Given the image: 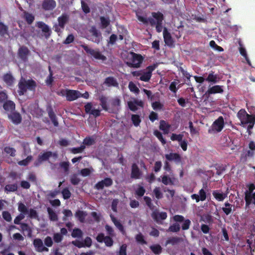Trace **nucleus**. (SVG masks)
I'll list each match as a JSON object with an SVG mask.
<instances>
[{"instance_id":"obj_34","label":"nucleus","mask_w":255,"mask_h":255,"mask_svg":"<svg viewBox=\"0 0 255 255\" xmlns=\"http://www.w3.org/2000/svg\"><path fill=\"white\" fill-rule=\"evenodd\" d=\"M75 215L81 223H84L85 222L87 214L85 212L83 211L78 210L76 211Z\"/></svg>"},{"instance_id":"obj_22","label":"nucleus","mask_w":255,"mask_h":255,"mask_svg":"<svg viewBox=\"0 0 255 255\" xmlns=\"http://www.w3.org/2000/svg\"><path fill=\"white\" fill-rule=\"evenodd\" d=\"M165 157L168 161H174L176 163H179L181 161V156L177 153H170L165 155Z\"/></svg>"},{"instance_id":"obj_10","label":"nucleus","mask_w":255,"mask_h":255,"mask_svg":"<svg viewBox=\"0 0 255 255\" xmlns=\"http://www.w3.org/2000/svg\"><path fill=\"white\" fill-rule=\"evenodd\" d=\"M224 127V120L222 116H220L213 123L212 128V130L217 132H220Z\"/></svg>"},{"instance_id":"obj_27","label":"nucleus","mask_w":255,"mask_h":255,"mask_svg":"<svg viewBox=\"0 0 255 255\" xmlns=\"http://www.w3.org/2000/svg\"><path fill=\"white\" fill-rule=\"evenodd\" d=\"M212 194L214 198L218 201H222L227 197V194L223 193L220 190L213 191Z\"/></svg>"},{"instance_id":"obj_14","label":"nucleus","mask_w":255,"mask_h":255,"mask_svg":"<svg viewBox=\"0 0 255 255\" xmlns=\"http://www.w3.org/2000/svg\"><path fill=\"white\" fill-rule=\"evenodd\" d=\"M66 97L68 101H73L80 97V92L73 90H66Z\"/></svg>"},{"instance_id":"obj_56","label":"nucleus","mask_w":255,"mask_h":255,"mask_svg":"<svg viewBox=\"0 0 255 255\" xmlns=\"http://www.w3.org/2000/svg\"><path fill=\"white\" fill-rule=\"evenodd\" d=\"M183 137V134H177L176 133H172L171 135L170 139L172 141H178L180 142L182 140Z\"/></svg>"},{"instance_id":"obj_50","label":"nucleus","mask_w":255,"mask_h":255,"mask_svg":"<svg viewBox=\"0 0 255 255\" xmlns=\"http://www.w3.org/2000/svg\"><path fill=\"white\" fill-rule=\"evenodd\" d=\"M4 190L8 192H15L17 190V185L16 183L7 184L5 186Z\"/></svg>"},{"instance_id":"obj_26","label":"nucleus","mask_w":255,"mask_h":255,"mask_svg":"<svg viewBox=\"0 0 255 255\" xmlns=\"http://www.w3.org/2000/svg\"><path fill=\"white\" fill-rule=\"evenodd\" d=\"M110 218L115 226L122 233V234H124L125 231L124 227L121 223L119 220H118L112 214H110Z\"/></svg>"},{"instance_id":"obj_55","label":"nucleus","mask_w":255,"mask_h":255,"mask_svg":"<svg viewBox=\"0 0 255 255\" xmlns=\"http://www.w3.org/2000/svg\"><path fill=\"white\" fill-rule=\"evenodd\" d=\"M32 156L29 155L25 159L18 161V165L21 166H26L29 164V163L32 160Z\"/></svg>"},{"instance_id":"obj_54","label":"nucleus","mask_w":255,"mask_h":255,"mask_svg":"<svg viewBox=\"0 0 255 255\" xmlns=\"http://www.w3.org/2000/svg\"><path fill=\"white\" fill-rule=\"evenodd\" d=\"M4 151L11 156H14L15 155L16 150L13 147L6 146L4 148Z\"/></svg>"},{"instance_id":"obj_3","label":"nucleus","mask_w":255,"mask_h":255,"mask_svg":"<svg viewBox=\"0 0 255 255\" xmlns=\"http://www.w3.org/2000/svg\"><path fill=\"white\" fill-rule=\"evenodd\" d=\"M18 93L20 96L23 95L27 90L34 91L36 83L33 80H25L22 78L18 83Z\"/></svg>"},{"instance_id":"obj_59","label":"nucleus","mask_w":255,"mask_h":255,"mask_svg":"<svg viewBox=\"0 0 255 255\" xmlns=\"http://www.w3.org/2000/svg\"><path fill=\"white\" fill-rule=\"evenodd\" d=\"M2 218L6 222H10L12 220L11 216L10 213L7 211H3L2 213Z\"/></svg>"},{"instance_id":"obj_18","label":"nucleus","mask_w":255,"mask_h":255,"mask_svg":"<svg viewBox=\"0 0 255 255\" xmlns=\"http://www.w3.org/2000/svg\"><path fill=\"white\" fill-rule=\"evenodd\" d=\"M167 217V213L164 212L159 213L157 211H154L151 213V217L152 219L158 223L160 220H164L166 219Z\"/></svg>"},{"instance_id":"obj_15","label":"nucleus","mask_w":255,"mask_h":255,"mask_svg":"<svg viewBox=\"0 0 255 255\" xmlns=\"http://www.w3.org/2000/svg\"><path fill=\"white\" fill-rule=\"evenodd\" d=\"M86 113L92 115L95 118L99 117L101 115V110L99 109H92V104L91 103H87L85 106Z\"/></svg>"},{"instance_id":"obj_23","label":"nucleus","mask_w":255,"mask_h":255,"mask_svg":"<svg viewBox=\"0 0 255 255\" xmlns=\"http://www.w3.org/2000/svg\"><path fill=\"white\" fill-rule=\"evenodd\" d=\"M47 111L48 116L54 126L56 127H58L59 125L58 122L52 108L51 106L48 107L47 109Z\"/></svg>"},{"instance_id":"obj_46","label":"nucleus","mask_w":255,"mask_h":255,"mask_svg":"<svg viewBox=\"0 0 255 255\" xmlns=\"http://www.w3.org/2000/svg\"><path fill=\"white\" fill-rule=\"evenodd\" d=\"M135 239L137 243L141 245H146L147 244V242L144 239L143 235L140 233L135 236Z\"/></svg>"},{"instance_id":"obj_45","label":"nucleus","mask_w":255,"mask_h":255,"mask_svg":"<svg viewBox=\"0 0 255 255\" xmlns=\"http://www.w3.org/2000/svg\"><path fill=\"white\" fill-rule=\"evenodd\" d=\"M18 210L20 214L23 215L27 214L28 212V210L26 206L22 202L18 203Z\"/></svg>"},{"instance_id":"obj_39","label":"nucleus","mask_w":255,"mask_h":255,"mask_svg":"<svg viewBox=\"0 0 255 255\" xmlns=\"http://www.w3.org/2000/svg\"><path fill=\"white\" fill-rule=\"evenodd\" d=\"M131 120L135 127H138L139 126L141 121L140 116L137 114L132 115L131 117Z\"/></svg>"},{"instance_id":"obj_62","label":"nucleus","mask_w":255,"mask_h":255,"mask_svg":"<svg viewBox=\"0 0 255 255\" xmlns=\"http://www.w3.org/2000/svg\"><path fill=\"white\" fill-rule=\"evenodd\" d=\"M20 225L21 229L23 232L27 231L29 234L31 233V230L27 224L22 223Z\"/></svg>"},{"instance_id":"obj_7","label":"nucleus","mask_w":255,"mask_h":255,"mask_svg":"<svg viewBox=\"0 0 255 255\" xmlns=\"http://www.w3.org/2000/svg\"><path fill=\"white\" fill-rule=\"evenodd\" d=\"M156 65H149L147 66L144 71H142L141 76L139 79L142 81L148 82L152 76V72L156 68Z\"/></svg>"},{"instance_id":"obj_11","label":"nucleus","mask_w":255,"mask_h":255,"mask_svg":"<svg viewBox=\"0 0 255 255\" xmlns=\"http://www.w3.org/2000/svg\"><path fill=\"white\" fill-rule=\"evenodd\" d=\"M29 54V50L25 46H21L18 50L17 55L19 59L23 62H26L28 60L27 56Z\"/></svg>"},{"instance_id":"obj_13","label":"nucleus","mask_w":255,"mask_h":255,"mask_svg":"<svg viewBox=\"0 0 255 255\" xmlns=\"http://www.w3.org/2000/svg\"><path fill=\"white\" fill-rule=\"evenodd\" d=\"M41 6L44 10L51 11L56 7V2L54 0H44Z\"/></svg>"},{"instance_id":"obj_33","label":"nucleus","mask_w":255,"mask_h":255,"mask_svg":"<svg viewBox=\"0 0 255 255\" xmlns=\"http://www.w3.org/2000/svg\"><path fill=\"white\" fill-rule=\"evenodd\" d=\"M99 101L100 102V105L102 107L103 109L106 111H107L109 109L107 102L108 98L105 96H101L99 97Z\"/></svg>"},{"instance_id":"obj_20","label":"nucleus","mask_w":255,"mask_h":255,"mask_svg":"<svg viewBox=\"0 0 255 255\" xmlns=\"http://www.w3.org/2000/svg\"><path fill=\"white\" fill-rule=\"evenodd\" d=\"M33 245L37 248L38 252H48L49 249L43 246V242L40 239H36L33 241Z\"/></svg>"},{"instance_id":"obj_63","label":"nucleus","mask_w":255,"mask_h":255,"mask_svg":"<svg viewBox=\"0 0 255 255\" xmlns=\"http://www.w3.org/2000/svg\"><path fill=\"white\" fill-rule=\"evenodd\" d=\"M83 245L84 248L87 247L90 248L92 244V241L90 237H87L84 240Z\"/></svg>"},{"instance_id":"obj_42","label":"nucleus","mask_w":255,"mask_h":255,"mask_svg":"<svg viewBox=\"0 0 255 255\" xmlns=\"http://www.w3.org/2000/svg\"><path fill=\"white\" fill-rule=\"evenodd\" d=\"M83 233L82 230L79 228H75L73 230L71 236L73 238H81L83 237Z\"/></svg>"},{"instance_id":"obj_32","label":"nucleus","mask_w":255,"mask_h":255,"mask_svg":"<svg viewBox=\"0 0 255 255\" xmlns=\"http://www.w3.org/2000/svg\"><path fill=\"white\" fill-rule=\"evenodd\" d=\"M171 126L167 123L164 120H161L160 122L159 128L163 130L165 133H167Z\"/></svg>"},{"instance_id":"obj_21","label":"nucleus","mask_w":255,"mask_h":255,"mask_svg":"<svg viewBox=\"0 0 255 255\" xmlns=\"http://www.w3.org/2000/svg\"><path fill=\"white\" fill-rule=\"evenodd\" d=\"M69 20V15L66 13H63L61 16L58 17L57 21L58 22V26H60V27L62 29H64L65 25L68 22Z\"/></svg>"},{"instance_id":"obj_38","label":"nucleus","mask_w":255,"mask_h":255,"mask_svg":"<svg viewBox=\"0 0 255 255\" xmlns=\"http://www.w3.org/2000/svg\"><path fill=\"white\" fill-rule=\"evenodd\" d=\"M151 15L156 19V22H161L164 19L163 14L160 12H153L151 13Z\"/></svg>"},{"instance_id":"obj_5","label":"nucleus","mask_w":255,"mask_h":255,"mask_svg":"<svg viewBox=\"0 0 255 255\" xmlns=\"http://www.w3.org/2000/svg\"><path fill=\"white\" fill-rule=\"evenodd\" d=\"M81 47L84 49L88 55L93 56L96 59L102 61H105L107 59L106 57L103 55L99 50L92 49L86 44H82Z\"/></svg>"},{"instance_id":"obj_19","label":"nucleus","mask_w":255,"mask_h":255,"mask_svg":"<svg viewBox=\"0 0 255 255\" xmlns=\"http://www.w3.org/2000/svg\"><path fill=\"white\" fill-rule=\"evenodd\" d=\"M8 118L13 124L15 125H18L21 123L22 121V117L21 115L16 112H13L8 115Z\"/></svg>"},{"instance_id":"obj_64","label":"nucleus","mask_w":255,"mask_h":255,"mask_svg":"<svg viewBox=\"0 0 255 255\" xmlns=\"http://www.w3.org/2000/svg\"><path fill=\"white\" fill-rule=\"evenodd\" d=\"M153 193L155 196V197L160 199L163 197L162 193L161 192L159 187H155L153 190Z\"/></svg>"},{"instance_id":"obj_40","label":"nucleus","mask_w":255,"mask_h":255,"mask_svg":"<svg viewBox=\"0 0 255 255\" xmlns=\"http://www.w3.org/2000/svg\"><path fill=\"white\" fill-rule=\"evenodd\" d=\"M8 27L4 24L2 22L0 21V35L4 36L8 34Z\"/></svg>"},{"instance_id":"obj_30","label":"nucleus","mask_w":255,"mask_h":255,"mask_svg":"<svg viewBox=\"0 0 255 255\" xmlns=\"http://www.w3.org/2000/svg\"><path fill=\"white\" fill-rule=\"evenodd\" d=\"M182 241V238L178 237H173L168 238L165 243L166 245H172V246L175 245Z\"/></svg>"},{"instance_id":"obj_2","label":"nucleus","mask_w":255,"mask_h":255,"mask_svg":"<svg viewBox=\"0 0 255 255\" xmlns=\"http://www.w3.org/2000/svg\"><path fill=\"white\" fill-rule=\"evenodd\" d=\"M237 115L242 125L249 124L247 130L249 134H251V130L253 128L255 123V115H249L245 110L241 109L239 111Z\"/></svg>"},{"instance_id":"obj_48","label":"nucleus","mask_w":255,"mask_h":255,"mask_svg":"<svg viewBox=\"0 0 255 255\" xmlns=\"http://www.w3.org/2000/svg\"><path fill=\"white\" fill-rule=\"evenodd\" d=\"M239 50L240 54L245 58L248 65L252 66L251 61L248 57L246 49L244 47H240Z\"/></svg>"},{"instance_id":"obj_49","label":"nucleus","mask_w":255,"mask_h":255,"mask_svg":"<svg viewBox=\"0 0 255 255\" xmlns=\"http://www.w3.org/2000/svg\"><path fill=\"white\" fill-rule=\"evenodd\" d=\"M178 83L179 80H176L172 82L169 85V89L173 93H176L178 89H179V87H178L177 88H176V86L178 84Z\"/></svg>"},{"instance_id":"obj_60","label":"nucleus","mask_w":255,"mask_h":255,"mask_svg":"<svg viewBox=\"0 0 255 255\" xmlns=\"http://www.w3.org/2000/svg\"><path fill=\"white\" fill-rule=\"evenodd\" d=\"M217 76L216 75L214 74V72L212 71V72L210 73L208 75V77L206 79V81L208 82H212L213 83H216L217 80Z\"/></svg>"},{"instance_id":"obj_41","label":"nucleus","mask_w":255,"mask_h":255,"mask_svg":"<svg viewBox=\"0 0 255 255\" xmlns=\"http://www.w3.org/2000/svg\"><path fill=\"white\" fill-rule=\"evenodd\" d=\"M24 18L28 24H31L34 20V16L26 11L24 12Z\"/></svg>"},{"instance_id":"obj_36","label":"nucleus","mask_w":255,"mask_h":255,"mask_svg":"<svg viewBox=\"0 0 255 255\" xmlns=\"http://www.w3.org/2000/svg\"><path fill=\"white\" fill-rule=\"evenodd\" d=\"M96 138L93 136H87L86 137L83 141V145L90 146L92 145L95 143Z\"/></svg>"},{"instance_id":"obj_1","label":"nucleus","mask_w":255,"mask_h":255,"mask_svg":"<svg viewBox=\"0 0 255 255\" xmlns=\"http://www.w3.org/2000/svg\"><path fill=\"white\" fill-rule=\"evenodd\" d=\"M173 220L175 223L170 225L169 228L167 230L168 232L177 233L180 230V226L178 223H182L181 225V229L182 230H187L190 228L191 224V221L188 219H185L182 215H175L173 217Z\"/></svg>"},{"instance_id":"obj_4","label":"nucleus","mask_w":255,"mask_h":255,"mask_svg":"<svg viewBox=\"0 0 255 255\" xmlns=\"http://www.w3.org/2000/svg\"><path fill=\"white\" fill-rule=\"evenodd\" d=\"M86 38L94 43L99 44L103 39L102 33L95 25L92 26L87 31Z\"/></svg>"},{"instance_id":"obj_58","label":"nucleus","mask_w":255,"mask_h":255,"mask_svg":"<svg viewBox=\"0 0 255 255\" xmlns=\"http://www.w3.org/2000/svg\"><path fill=\"white\" fill-rule=\"evenodd\" d=\"M61 193L64 199H68L70 198L71 195V193L68 188H64L62 190Z\"/></svg>"},{"instance_id":"obj_37","label":"nucleus","mask_w":255,"mask_h":255,"mask_svg":"<svg viewBox=\"0 0 255 255\" xmlns=\"http://www.w3.org/2000/svg\"><path fill=\"white\" fill-rule=\"evenodd\" d=\"M225 207H222V209L226 215H229L232 212V208L233 205L228 202H225Z\"/></svg>"},{"instance_id":"obj_47","label":"nucleus","mask_w":255,"mask_h":255,"mask_svg":"<svg viewBox=\"0 0 255 255\" xmlns=\"http://www.w3.org/2000/svg\"><path fill=\"white\" fill-rule=\"evenodd\" d=\"M100 20L101 23V27L103 29L107 27L110 24V21L108 18H106L104 16H101L100 17Z\"/></svg>"},{"instance_id":"obj_44","label":"nucleus","mask_w":255,"mask_h":255,"mask_svg":"<svg viewBox=\"0 0 255 255\" xmlns=\"http://www.w3.org/2000/svg\"><path fill=\"white\" fill-rule=\"evenodd\" d=\"M52 156V152L50 151L44 152L43 153H41L38 155V157L40 158L42 161H46L49 159V158Z\"/></svg>"},{"instance_id":"obj_51","label":"nucleus","mask_w":255,"mask_h":255,"mask_svg":"<svg viewBox=\"0 0 255 255\" xmlns=\"http://www.w3.org/2000/svg\"><path fill=\"white\" fill-rule=\"evenodd\" d=\"M161 182L165 185H173L174 184L172 180L167 175H163L162 177Z\"/></svg>"},{"instance_id":"obj_35","label":"nucleus","mask_w":255,"mask_h":255,"mask_svg":"<svg viewBox=\"0 0 255 255\" xmlns=\"http://www.w3.org/2000/svg\"><path fill=\"white\" fill-rule=\"evenodd\" d=\"M254 200V203L255 204V192L254 193H249L246 194L245 196V200L246 206H249L253 200Z\"/></svg>"},{"instance_id":"obj_57","label":"nucleus","mask_w":255,"mask_h":255,"mask_svg":"<svg viewBox=\"0 0 255 255\" xmlns=\"http://www.w3.org/2000/svg\"><path fill=\"white\" fill-rule=\"evenodd\" d=\"M49 75L46 80V83L47 85H51L53 81V73L50 66H49Z\"/></svg>"},{"instance_id":"obj_17","label":"nucleus","mask_w":255,"mask_h":255,"mask_svg":"<svg viewBox=\"0 0 255 255\" xmlns=\"http://www.w3.org/2000/svg\"><path fill=\"white\" fill-rule=\"evenodd\" d=\"M164 41L166 45L168 46H172L174 44V40L170 33L166 27H164L163 31Z\"/></svg>"},{"instance_id":"obj_52","label":"nucleus","mask_w":255,"mask_h":255,"mask_svg":"<svg viewBox=\"0 0 255 255\" xmlns=\"http://www.w3.org/2000/svg\"><path fill=\"white\" fill-rule=\"evenodd\" d=\"M85 148L84 145H81L79 147H73L71 149V151L73 154H77L82 153Z\"/></svg>"},{"instance_id":"obj_25","label":"nucleus","mask_w":255,"mask_h":255,"mask_svg":"<svg viewBox=\"0 0 255 255\" xmlns=\"http://www.w3.org/2000/svg\"><path fill=\"white\" fill-rule=\"evenodd\" d=\"M3 108L5 111L12 112L15 110V105L11 100H7L3 104Z\"/></svg>"},{"instance_id":"obj_8","label":"nucleus","mask_w":255,"mask_h":255,"mask_svg":"<svg viewBox=\"0 0 255 255\" xmlns=\"http://www.w3.org/2000/svg\"><path fill=\"white\" fill-rule=\"evenodd\" d=\"M96 240L98 242L104 243L107 247H111L113 246L114 240L110 236H105L104 233H99L96 237Z\"/></svg>"},{"instance_id":"obj_24","label":"nucleus","mask_w":255,"mask_h":255,"mask_svg":"<svg viewBox=\"0 0 255 255\" xmlns=\"http://www.w3.org/2000/svg\"><path fill=\"white\" fill-rule=\"evenodd\" d=\"M103 85H105L108 87H116L118 86L119 84L116 78L114 77L110 76L105 79Z\"/></svg>"},{"instance_id":"obj_61","label":"nucleus","mask_w":255,"mask_h":255,"mask_svg":"<svg viewBox=\"0 0 255 255\" xmlns=\"http://www.w3.org/2000/svg\"><path fill=\"white\" fill-rule=\"evenodd\" d=\"M70 182L74 185H78L80 182V179L77 177V175L74 174L70 178Z\"/></svg>"},{"instance_id":"obj_6","label":"nucleus","mask_w":255,"mask_h":255,"mask_svg":"<svg viewBox=\"0 0 255 255\" xmlns=\"http://www.w3.org/2000/svg\"><path fill=\"white\" fill-rule=\"evenodd\" d=\"M131 55L132 56L131 62H128L127 65L130 67H139L143 61V57L140 54L134 52H131Z\"/></svg>"},{"instance_id":"obj_53","label":"nucleus","mask_w":255,"mask_h":255,"mask_svg":"<svg viewBox=\"0 0 255 255\" xmlns=\"http://www.w3.org/2000/svg\"><path fill=\"white\" fill-rule=\"evenodd\" d=\"M154 134L161 142L163 145L166 144V141L165 139L163 138L162 133L160 131H159L157 130H155L154 131Z\"/></svg>"},{"instance_id":"obj_31","label":"nucleus","mask_w":255,"mask_h":255,"mask_svg":"<svg viewBox=\"0 0 255 255\" xmlns=\"http://www.w3.org/2000/svg\"><path fill=\"white\" fill-rule=\"evenodd\" d=\"M150 249L155 255H159L162 252V248L159 244L151 245L149 247Z\"/></svg>"},{"instance_id":"obj_9","label":"nucleus","mask_w":255,"mask_h":255,"mask_svg":"<svg viewBox=\"0 0 255 255\" xmlns=\"http://www.w3.org/2000/svg\"><path fill=\"white\" fill-rule=\"evenodd\" d=\"M113 184V180L111 178L107 177L97 183L95 185V188L97 190H102L104 187H110Z\"/></svg>"},{"instance_id":"obj_29","label":"nucleus","mask_w":255,"mask_h":255,"mask_svg":"<svg viewBox=\"0 0 255 255\" xmlns=\"http://www.w3.org/2000/svg\"><path fill=\"white\" fill-rule=\"evenodd\" d=\"M3 80L7 86H11L14 82V78L10 73H6L3 76Z\"/></svg>"},{"instance_id":"obj_12","label":"nucleus","mask_w":255,"mask_h":255,"mask_svg":"<svg viewBox=\"0 0 255 255\" xmlns=\"http://www.w3.org/2000/svg\"><path fill=\"white\" fill-rule=\"evenodd\" d=\"M36 26L41 29L42 31L44 33V37L48 39L51 35V31L49 26L43 21H38L36 23Z\"/></svg>"},{"instance_id":"obj_28","label":"nucleus","mask_w":255,"mask_h":255,"mask_svg":"<svg viewBox=\"0 0 255 255\" xmlns=\"http://www.w3.org/2000/svg\"><path fill=\"white\" fill-rule=\"evenodd\" d=\"M223 92V89L222 88V86L219 85H215L211 88H209L207 93L209 94H213L216 93H222Z\"/></svg>"},{"instance_id":"obj_43","label":"nucleus","mask_w":255,"mask_h":255,"mask_svg":"<svg viewBox=\"0 0 255 255\" xmlns=\"http://www.w3.org/2000/svg\"><path fill=\"white\" fill-rule=\"evenodd\" d=\"M47 212L49 215V218L51 221H57L58 220V216L55 212L50 207L47 208Z\"/></svg>"},{"instance_id":"obj_16","label":"nucleus","mask_w":255,"mask_h":255,"mask_svg":"<svg viewBox=\"0 0 255 255\" xmlns=\"http://www.w3.org/2000/svg\"><path fill=\"white\" fill-rule=\"evenodd\" d=\"M141 174L142 172L137 165L135 163H133L131 165L130 177L132 179H138L140 178Z\"/></svg>"}]
</instances>
